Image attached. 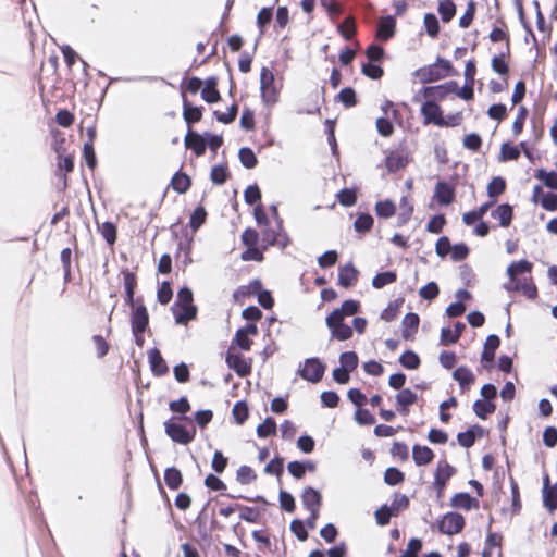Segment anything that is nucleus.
<instances>
[{
	"label": "nucleus",
	"mask_w": 557,
	"mask_h": 557,
	"mask_svg": "<svg viewBox=\"0 0 557 557\" xmlns=\"http://www.w3.org/2000/svg\"><path fill=\"white\" fill-rule=\"evenodd\" d=\"M453 377L460 384L462 388H468L475 381L473 373L467 367H458L454 371Z\"/></svg>",
	"instance_id": "nucleus-31"
},
{
	"label": "nucleus",
	"mask_w": 557,
	"mask_h": 557,
	"mask_svg": "<svg viewBox=\"0 0 557 557\" xmlns=\"http://www.w3.org/2000/svg\"><path fill=\"white\" fill-rule=\"evenodd\" d=\"M451 70L453 66L448 60L437 58L434 64L418 69L414 72V76L418 77L421 83H431L449 76Z\"/></svg>",
	"instance_id": "nucleus-2"
},
{
	"label": "nucleus",
	"mask_w": 557,
	"mask_h": 557,
	"mask_svg": "<svg viewBox=\"0 0 557 557\" xmlns=\"http://www.w3.org/2000/svg\"><path fill=\"white\" fill-rule=\"evenodd\" d=\"M420 323V318L417 313L409 312L407 313L401 322V335L405 339H411L413 335L418 332Z\"/></svg>",
	"instance_id": "nucleus-22"
},
{
	"label": "nucleus",
	"mask_w": 557,
	"mask_h": 557,
	"mask_svg": "<svg viewBox=\"0 0 557 557\" xmlns=\"http://www.w3.org/2000/svg\"><path fill=\"white\" fill-rule=\"evenodd\" d=\"M260 91L262 101L265 104H273L277 101L278 92L274 85V74L268 67L261 69Z\"/></svg>",
	"instance_id": "nucleus-4"
},
{
	"label": "nucleus",
	"mask_w": 557,
	"mask_h": 557,
	"mask_svg": "<svg viewBox=\"0 0 557 557\" xmlns=\"http://www.w3.org/2000/svg\"><path fill=\"white\" fill-rule=\"evenodd\" d=\"M396 20L392 15L380 18L377 23L376 37L383 41L388 40L395 34Z\"/></svg>",
	"instance_id": "nucleus-17"
},
{
	"label": "nucleus",
	"mask_w": 557,
	"mask_h": 557,
	"mask_svg": "<svg viewBox=\"0 0 557 557\" xmlns=\"http://www.w3.org/2000/svg\"><path fill=\"white\" fill-rule=\"evenodd\" d=\"M339 362L343 368L352 371L358 366V356L355 351H346L339 356Z\"/></svg>",
	"instance_id": "nucleus-55"
},
{
	"label": "nucleus",
	"mask_w": 557,
	"mask_h": 557,
	"mask_svg": "<svg viewBox=\"0 0 557 557\" xmlns=\"http://www.w3.org/2000/svg\"><path fill=\"white\" fill-rule=\"evenodd\" d=\"M262 242L265 246H277L280 248H285L287 246L288 237L283 231L282 221L276 223V228L267 226L262 231Z\"/></svg>",
	"instance_id": "nucleus-7"
},
{
	"label": "nucleus",
	"mask_w": 557,
	"mask_h": 557,
	"mask_svg": "<svg viewBox=\"0 0 557 557\" xmlns=\"http://www.w3.org/2000/svg\"><path fill=\"white\" fill-rule=\"evenodd\" d=\"M173 312L175 315V322L177 324H187L190 320H194L197 314V308L194 305L188 306H174Z\"/></svg>",
	"instance_id": "nucleus-25"
},
{
	"label": "nucleus",
	"mask_w": 557,
	"mask_h": 557,
	"mask_svg": "<svg viewBox=\"0 0 557 557\" xmlns=\"http://www.w3.org/2000/svg\"><path fill=\"white\" fill-rule=\"evenodd\" d=\"M492 216L499 220L500 226L508 227L512 220V207L508 203L499 205L492 211Z\"/></svg>",
	"instance_id": "nucleus-29"
},
{
	"label": "nucleus",
	"mask_w": 557,
	"mask_h": 557,
	"mask_svg": "<svg viewBox=\"0 0 557 557\" xmlns=\"http://www.w3.org/2000/svg\"><path fill=\"white\" fill-rule=\"evenodd\" d=\"M277 432L276 422L273 418L268 417L261 424L257 426V435L261 438H265L271 435H275Z\"/></svg>",
	"instance_id": "nucleus-38"
},
{
	"label": "nucleus",
	"mask_w": 557,
	"mask_h": 557,
	"mask_svg": "<svg viewBox=\"0 0 557 557\" xmlns=\"http://www.w3.org/2000/svg\"><path fill=\"white\" fill-rule=\"evenodd\" d=\"M504 287L509 293H521L528 299H534L537 296L534 281H507Z\"/></svg>",
	"instance_id": "nucleus-9"
},
{
	"label": "nucleus",
	"mask_w": 557,
	"mask_h": 557,
	"mask_svg": "<svg viewBox=\"0 0 557 557\" xmlns=\"http://www.w3.org/2000/svg\"><path fill=\"white\" fill-rule=\"evenodd\" d=\"M465 324L462 322H456L454 326V331L449 327H444L441 331V344L442 345H450L456 344L462 332L465 331Z\"/></svg>",
	"instance_id": "nucleus-24"
},
{
	"label": "nucleus",
	"mask_w": 557,
	"mask_h": 557,
	"mask_svg": "<svg viewBox=\"0 0 557 557\" xmlns=\"http://www.w3.org/2000/svg\"><path fill=\"white\" fill-rule=\"evenodd\" d=\"M355 420L360 425H372L375 423L374 416L368 409H363V408H358L356 410Z\"/></svg>",
	"instance_id": "nucleus-61"
},
{
	"label": "nucleus",
	"mask_w": 557,
	"mask_h": 557,
	"mask_svg": "<svg viewBox=\"0 0 557 557\" xmlns=\"http://www.w3.org/2000/svg\"><path fill=\"white\" fill-rule=\"evenodd\" d=\"M183 116L185 122L190 125L201 120L202 107H195L186 99L183 100Z\"/></svg>",
	"instance_id": "nucleus-30"
},
{
	"label": "nucleus",
	"mask_w": 557,
	"mask_h": 557,
	"mask_svg": "<svg viewBox=\"0 0 557 557\" xmlns=\"http://www.w3.org/2000/svg\"><path fill=\"white\" fill-rule=\"evenodd\" d=\"M399 209L400 212L398 214V225H403L409 221L413 212V207L409 205L407 197H403L399 203Z\"/></svg>",
	"instance_id": "nucleus-52"
},
{
	"label": "nucleus",
	"mask_w": 557,
	"mask_h": 557,
	"mask_svg": "<svg viewBox=\"0 0 557 557\" xmlns=\"http://www.w3.org/2000/svg\"><path fill=\"white\" fill-rule=\"evenodd\" d=\"M338 101H341L346 108H351L357 103L356 92L352 88H343L337 95Z\"/></svg>",
	"instance_id": "nucleus-53"
},
{
	"label": "nucleus",
	"mask_w": 557,
	"mask_h": 557,
	"mask_svg": "<svg viewBox=\"0 0 557 557\" xmlns=\"http://www.w3.org/2000/svg\"><path fill=\"white\" fill-rule=\"evenodd\" d=\"M399 363L406 369L416 370L419 368L421 360L414 351L407 350L399 357Z\"/></svg>",
	"instance_id": "nucleus-40"
},
{
	"label": "nucleus",
	"mask_w": 557,
	"mask_h": 557,
	"mask_svg": "<svg viewBox=\"0 0 557 557\" xmlns=\"http://www.w3.org/2000/svg\"><path fill=\"white\" fill-rule=\"evenodd\" d=\"M232 416L237 424H243L249 417V409L246 401H237L232 409Z\"/></svg>",
	"instance_id": "nucleus-41"
},
{
	"label": "nucleus",
	"mask_w": 557,
	"mask_h": 557,
	"mask_svg": "<svg viewBox=\"0 0 557 557\" xmlns=\"http://www.w3.org/2000/svg\"><path fill=\"white\" fill-rule=\"evenodd\" d=\"M236 479L240 484H250L257 479V474L249 466H240L236 473Z\"/></svg>",
	"instance_id": "nucleus-47"
},
{
	"label": "nucleus",
	"mask_w": 557,
	"mask_h": 557,
	"mask_svg": "<svg viewBox=\"0 0 557 557\" xmlns=\"http://www.w3.org/2000/svg\"><path fill=\"white\" fill-rule=\"evenodd\" d=\"M484 434L483 429L480 425H473L465 432L457 434V441L460 446L470 448L474 445L476 437H482Z\"/></svg>",
	"instance_id": "nucleus-20"
},
{
	"label": "nucleus",
	"mask_w": 557,
	"mask_h": 557,
	"mask_svg": "<svg viewBox=\"0 0 557 557\" xmlns=\"http://www.w3.org/2000/svg\"><path fill=\"white\" fill-rule=\"evenodd\" d=\"M404 298H397L391 301L387 307L382 311L381 319L391 322L397 318L400 312V308L404 304Z\"/></svg>",
	"instance_id": "nucleus-34"
},
{
	"label": "nucleus",
	"mask_w": 557,
	"mask_h": 557,
	"mask_svg": "<svg viewBox=\"0 0 557 557\" xmlns=\"http://www.w3.org/2000/svg\"><path fill=\"white\" fill-rule=\"evenodd\" d=\"M396 212V206L391 200L377 201L375 203V213L380 218L388 219Z\"/></svg>",
	"instance_id": "nucleus-42"
},
{
	"label": "nucleus",
	"mask_w": 557,
	"mask_h": 557,
	"mask_svg": "<svg viewBox=\"0 0 557 557\" xmlns=\"http://www.w3.org/2000/svg\"><path fill=\"white\" fill-rule=\"evenodd\" d=\"M520 156V151L516 146H511L507 143L502 145L500 158L503 161L517 160Z\"/></svg>",
	"instance_id": "nucleus-64"
},
{
	"label": "nucleus",
	"mask_w": 557,
	"mask_h": 557,
	"mask_svg": "<svg viewBox=\"0 0 557 557\" xmlns=\"http://www.w3.org/2000/svg\"><path fill=\"white\" fill-rule=\"evenodd\" d=\"M164 482L170 490L176 491L183 483V475L176 467H170L164 470Z\"/></svg>",
	"instance_id": "nucleus-28"
},
{
	"label": "nucleus",
	"mask_w": 557,
	"mask_h": 557,
	"mask_svg": "<svg viewBox=\"0 0 557 557\" xmlns=\"http://www.w3.org/2000/svg\"><path fill=\"white\" fill-rule=\"evenodd\" d=\"M190 178L182 172L175 173L171 181L173 189L180 194L186 193L190 187Z\"/></svg>",
	"instance_id": "nucleus-37"
},
{
	"label": "nucleus",
	"mask_w": 557,
	"mask_h": 557,
	"mask_svg": "<svg viewBox=\"0 0 557 557\" xmlns=\"http://www.w3.org/2000/svg\"><path fill=\"white\" fill-rule=\"evenodd\" d=\"M207 212L203 207H197L190 215L189 225L196 232L205 222Z\"/></svg>",
	"instance_id": "nucleus-50"
},
{
	"label": "nucleus",
	"mask_w": 557,
	"mask_h": 557,
	"mask_svg": "<svg viewBox=\"0 0 557 557\" xmlns=\"http://www.w3.org/2000/svg\"><path fill=\"white\" fill-rule=\"evenodd\" d=\"M83 153H84V158H85L87 166L90 170H94L97 165V158H96V153L94 150V144L91 141H86L84 144Z\"/></svg>",
	"instance_id": "nucleus-60"
},
{
	"label": "nucleus",
	"mask_w": 557,
	"mask_h": 557,
	"mask_svg": "<svg viewBox=\"0 0 557 557\" xmlns=\"http://www.w3.org/2000/svg\"><path fill=\"white\" fill-rule=\"evenodd\" d=\"M422 94L425 98L431 100H442L447 96L444 87L442 85L424 87L422 89Z\"/></svg>",
	"instance_id": "nucleus-54"
},
{
	"label": "nucleus",
	"mask_w": 557,
	"mask_h": 557,
	"mask_svg": "<svg viewBox=\"0 0 557 557\" xmlns=\"http://www.w3.org/2000/svg\"><path fill=\"white\" fill-rule=\"evenodd\" d=\"M395 516L393 509L387 505H383L375 511V520L379 525H386L389 523L391 518Z\"/></svg>",
	"instance_id": "nucleus-58"
},
{
	"label": "nucleus",
	"mask_w": 557,
	"mask_h": 557,
	"mask_svg": "<svg viewBox=\"0 0 557 557\" xmlns=\"http://www.w3.org/2000/svg\"><path fill=\"white\" fill-rule=\"evenodd\" d=\"M324 371L325 366L318 358H310L305 361L300 375L309 382L318 383L322 380Z\"/></svg>",
	"instance_id": "nucleus-8"
},
{
	"label": "nucleus",
	"mask_w": 557,
	"mask_h": 557,
	"mask_svg": "<svg viewBox=\"0 0 557 557\" xmlns=\"http://www.w3.org/2000/svg\"><path fill=\"white\" fill-rule=\"evenodd\" d=\"M97 228L107 242L108 245L113 246L116 242V226L112 222L97 223Z\"/></svg>",
	"instance_id": "nucleus-36"
},
{
	"label": "nucleus",
	"mask_w": 557,
	"mask_h": 557,
	"mask_svg": "<svg viewBox=\"0 0 557 557\" xmlns=\"http://www.w3.org/2000/svg\"><path fill=\"white\" fill-rule=\"evenodd\" d=\"M473 410L480 419L485 420L488 414L495 412L496 405L488 400L478 399L473 404Z\"/></svg>",
	"instance_id": "nucleus-35"
},
{
	"label": "nucleus",
	"mask_w": 557,
	"mask_h": 557,
	"mask_svg": "<svg viewBox=\"0 0 557 557\" xmlns=\"http://www.w3.org/2000/svg\"><path fill=\"white\" fill-rule=\"evenodd\" d=\"M337 32L346 40L352 38L356 34V25L354 18L351 16L345 18V21L337 26Z\"/></svg>",
	"instance_id": "nucleus-49"
},
{
	"label": "nucleus",
	"mask_w": 557,
	"mask_h": 557,
	"mask_svg": "<svg viewBox=\"0 0 557 557\" xmlns=\"http://www.w3.org/2000/svg\"><path fill=\"white\" fill-rule=\"evenodd\" d=\"M539 200L545 210H557V195L553 193L544 194L541 186H535L533 190V201L537 202Z\"/></svg>",
	"instance_id": "nucleus-18"
},
{
	"label": "nucleus",
	"mask_w": 557,
	"mask_h": 557,
	"mask_svg": "<svg viewBox=\"0 0 557 557\" xmlns=\"http://www.w3.org/2000/svg\"><path fill=\"white\" fill-rule=\"evenodd\" d=\"M225 361L240 377H245L251 373V363L239 354L227 352Z\"/></svg>",
	"instance_id": "nucleus-12"
},
{
	"label": "nucleus",
	"mask_w": 557,
	"mask_h": 557,
	"mask_svg": "<svg viewBox=\"0 0 557 557\" xmlns=\"http://www.w3.org/2000/svg\"><path fill=\"white\" fill-rule=\"evenodd\" d=\"M500 345V339L497 335L492 334L486 337L484 343L481 360L483 368L490 370L493 367L495 352Z\"/></svg>",
	"instance_id": "nucleus-10"
},
{
	"label": "nucleus",
	"mask_w": 557,
	"mask_h": 557,
	"mask_svg": "<svg viewBox=\"0 0 557 557\" xmlns=\"http://www.w3.org/2000/svg\"><path fill=\"white\" fill-rule=\"evenodd\" d=\"M455 473L456 469L447 460L444 459L437 462L433 487L435 488L438 498L443 497L446 485Z\"/></svg>",
	"instance_id": "nucleus-3"
},
{
	"label": "nucleus",
	"mask_w": 557,
	"mask_h": 557,
	"mask_svg": "<svg viewBox=\"0 0 557 557\" xmlns=\"http://www.w3.org/2000/svg\"><path fill=\"white\" fill-rule=\"evenodd\" d=\"M405 481V474L398 468L389 467L384 472V482L387 485L395 486Z\"/></svg>",
	"instance_id": "nucleus-39"
},
{
	"label": "nucleus",
	"mask_w": 557,
	"mask_h": 557,
	"mask_svg": "<svg viewBox=\"0 0 557 557\" xmlns=\"http://www.w3.org/2000/svg\"><path fill=\"white\" fill-rule=\"evenodd\" d=\"M149 363L151 371L157 376L165 375L169 372V367L163 359L159 349L153 348L149 351Z\"/></svg>",
	"instance_id": "nucleus-19"
},
{
	"label": "nucleus",
	"mask_w": 557,
	"mask_h": 557,
	"mask_svg": "<svg viewBox=\"0 0 557 557\" xmlns=\"http://www.w3.org/2000/svg\"><path fill=\"white\" fill-rule=\"evenodd\" d=\"M258 327L255 323H249L245 327L236 331L235 334V343L243 350H250L252 341L249 338V335H257Z\"/></svg>",
	"instance_id": "nucleus-15"
},
{
	"label": "nucleus",
	"mask_w": 557,
	"mask_h": 557,
	"mask_svg": "<svg viewBox=\"0 0 557 557\" xmlns=\"http://www.w3.org/2000/svg\"><path fill=\"white\" fill-rule=\"evenodd\" d=\"M131 323L132 331L136 337L147 330L149 324V314L144 305H139L135 308L131 318Z\"/></svg>",
	"instance_id": "nucleus-11"
},
{
	"label": "nucleus",
	"mask_w": 557,
	"mask_h": 557,
	"mask_svg": "<svg viewBox=\"0 0 557 557\" xmlns=\"http://www.w3.org/2000/svg\"><path fill=\"white\" fill-rule=\"evenodd\" d=\"M438 12L441 14L442 21L447 23L455 16L456 5L451 0H442L438 3Z\"/></svg>",
	"instance_id": "nucleus-45"
},
{
	"label": "nucleus",
	"mask_w": 557,
	"mask_h": 557,
	"mask_svg": "<svg viewBox=\"0 0 557 557\" xmlns=\"http://www.w3.org/2000/svg\"><path fill=\"white\" fill-rule=\"evenodd\" d=\"M228 463V459L220 450H215L213 454L211 467L216 473H222Z\"/></svg>",
	"instance_id": "nucleus-63"
},
{
	"label": "nucleus",
	"mask_w": 557,
	"mask_h": 557,
	"mask_svg": "<svg viewBox=\"0 0 557 557\" xmlns=\"http://www.w3.org/2000/svg\"><path fill=\"white\" fill-rule=\"evenodd\" d=\"M537 178H540L547 187L557 190V173L554 171L547 172L545 170L537 171Z\"/></svg>",
	"instance_id": "nucleus-57"
},
{
	"label": "nucleus",
	"mask_w": 557,
	"mask_h": 557,
	"mask_svg": "<svg viewBox=\"0 0 557 557\" xmlns=\"http://www.w3.org/2000/svg\"><path fill=\"white\" fill-rule=\"evenodd\" d=\"M435 198L443 206L450 205L455 199V190L446 182H438L435 186Z\"/></svg>",
	"instance_id": "nucleus-26"
},
{
	"label": "nucleus",
	"mask_w": 557,
	"mask_h": 557,
	"mask_svg": "<svg viewBox=\"0 0 557 557\" xmlns=\"http://www.w3.org/2000/svg\"><path fill=\"white\" fill-rule=\"evenodd\" d=\"M169 408L174 413L185 416L187 412L190 411V404L187 397L183 396L177 400L170 401Z\"/></svg>",
	"instance_id": "nucleus-51"
},
{
	"label": "nucleus",
	"mask_w": 557,
	"mask_h": 557,
	"mask_svg": "<svg viewBox=\"0 0 557 557\" xmlns=\"http://www.w3.org/2000/svg\"><path fill=\"white\" fill-rule=\"evenodd\" d=\"M186 417H173L164 422L165 434L174 442L181 445H187L191 443L195 437L197 430L195 425L190 423L187 428L181 423L182 420H186Z\"/></svg>",
	"instance_id": "nucleus-1"
},
{
	"label": "nucleus",
	"mask_w": 557,
	"mask_h": 557,
	"mask_svg": "<svg viewBox=\"0 0 557 557\" xmlns=\"http://www.w3.org/2000/svg\"><path fill=\"white\" fill-rule=\"evenodd\" d=\"M506 189V182L500 176H495L492 178V181L487 185V195L491 198H496L500 194H503Z\"/></svg>",
	"instance_id": "nucleus-44"
},
{
	"label": "nucleus",
	"mask_w": 557,
	"mask_h": 557,
	"mask_svg": "<svg viewBox=\"0 0 557 557\" xmlns=\"http://www.w3.org/2000/svg\"><path fill=\"white\" fill-rule=\"evenodd\" d=\"M373 218L369 213H361L357 216L354 223L355 231L358 233H366L373 226Z\"/></svg>",
	"instance_id": "nucleus-46"
},
{
	"label": "nucleus",
	"mask_w": 557,
	"mask_h": 557,
	"mask_svg": "<svg viewBox=\"0 0 557 557\" xmlns=\"http://www.w3.org/2000/svg\"><path fill=\"white\" fill-rule=\"evenodd\" d=\"M407 164V157L399 152H392L385 159V165L388 172H396L405 168Z\"/></svg>",
	"instance_id": "nucleus-33"
},
{
	"label": "nucleus",
	"mask_w": 557,
	"mask_h": 557,
	"mask_svg": "<svg viewBox=\"0 0 557 557\" xmlns=\"http://www.w3.org/2000/svg\"><path fill=\"white\" fill-rule=\"evenodd\" d=\"M434 456V451L428 446L416 444L412 447V459L418 467L431 463Z\"/></svg>",
	"instance_id": "nucleus-21"
},
{
	"label": "nucleus",
	"mask_w": 557,
	"mask_h": 557,
	"mask_svg": "<svg viewBox=\"0 0 557 557\" xmlns=\"http://www.w3.org/2000/svg\"><path fill=\"white\" fill-rule=\"evenodd\" d=\"M185 146L191 149L196 156H202L206 152L205 138L191 129H189L185 136Z\"/></svg>",
	"instance_id": "nucleus-23"
},
{
	"label": "nucleus",
	"mask_w": 557,
	"mask_h": 557,
	"mask_svg": "<svg viewBox=\"0 0 557 557\" xmlns=\"http://www.w3.org/2000/svg\"><path fill=\"white\" fill-rule=\"evenodd\" d=\"M532 263L528 260H520L512 262L507 268L508 278H516V276L521 274L531 273Z\"/></svg>",
	"instance_id": "nucleus-32"
},
{
	"label": "nucleus",
	"mask_w": 557,
	"mask_h": 557,
	"mask_svg": "<svg viewBox=\"0 0 557 557\" xmlns=\"http://www.w3.org/2000/svg\"><path fill=\"white\" fill-rule=\"evenodd\" d=\"M450 504L455 508H461L465 510H470L472 508L479 507V502L475 498H473L469 493L466 492L455 494L451 497Z\"/></svg>",
	"instance_id": "nucleus-27"
},
{
	"label": "nucleus",
	"mask_w": 557,
	"mask_h": 557,
	"mask_svg": "<svg viewBox=\"0 0 557 557\" xmlns=\"http://www.w3.org/2000/svg\"><path fill=\"white\" fill-rule=\"evenodd\" d=\"M240 510L239 518L247 522H257L260 518V511L253 507L242 506L238 508Z\"/></svg>",
	"instance_id": "nucleus-62"
},
{
	"label": "nucleus",
	"mask_w": 557,
	"mask_h": 557,
	"mask_svg": "<svg viewBox=\"0 0 557 557\" xmlns=\"http://www.w3.org/2000/svg\"><path fill=\"white\" fill-rule=\"evenodd\" d=\"M421 113L424 117V124L432 123L441 127L457 125V122L450 124L442 116L441 107L433 100H428L422 104Z\"/></svg>",
	"instance_id": "nucleus-5"
},
{
	"label": "nucleus",
	"mask_w": 557,
	"mask_h": 557,
	"mask_svg": "<svg viewBox=\"0 0 557 557\" xmlns=\"http://www.w3.org/2000/svg\"><path fill=\"white\" fill-rule=\"evenodd\" d=\"M211 181L216 185H222L228 177V172L224 165H214L210 173Z\"/></svg>",
	"instance_id": "nucleus-56"
},
{
	"label": "nucleus",
	"mask_w": 557,
	"mask_h": 557,
	"mask_svg": "<svg viewBox=\"0 0 557 557\" xmlns=\"http://www.w3.org/2000/svg\"><path fill=\"white\" fill-rule=\"evenodd\" d=\"M397 411L401 416H408L410 412L409 407L418 401V395L410 388L401 389L395 396Z\"/></svg>",
	"instance_id": "nucleus-13"
},
{
	"label": "nucleus",
	"mask_w": 557,
	"mask_h": 557,
	"mask_svg": "<svg viewBox=\"0 0 557 557\" xmlns=\"http://www.w3.org/2000/svg\"><path fill=\"white\" fill-rule=\"evenodd\" d=\"M423 23L428 35L435 38L440 32L437 17L433 13H426L424 15Z\"/></svg>",
	"instance_id": "nucleus-48"
},
{
	"label": "nucleus",
	"mask_w": 557,
	"mask_h": 557,
	"mask_svg": "<svg viewBox=\"0 0 557 557\" xmlns=\"http://www.w3.org/2000/svg\"><path fill=\"white\" fill-rule=\"evenodd\" d=\"M240 163L246 169H253L257 165V157L255 152L248 147H242L238 151Z\"/></svg>",
	"instance_id": "nucleus-43"
},
{
	"label": "nucleus",
	"mask_w": 557,
	"mask_h": 557,
	"mask_svg": "<svg viewBox=\"0 0 557 557\" xmlns=\"http://www.w3.org/2000/svg\"><path fill=\"white\" fill-rule=\"evenodd\" d=\"M466 521L458 512H447L438 522V531L443 534L455 535L462 531Z\"/></svg>",
	"instance_id": "nucleus-6"
},
{
	"label": "nucleus",
	"mask_w": 557,
	"mask_h": 557,
	"mask_svg": "<svg viewBox=\"0 0 557 557\" xmlns=\"http://www.w3.org/2000/svg\"><path fill=\"white\" fill-rule=\"evenodd\" d=\"M338 201L344 207H351L357 201V195L355 190L349 188L342 189L337 195Z\"/></svg>",
	"instance_id": "nucleus-59"
},
{
	"label": "nucleus",
	"mask_w": 557,
	"mask_h": 557,
	"mask_svg": "<svg viewBox=\"0 0 557 557\" xmlns=\"http://www.w3.org/2000/svg\"><path fill=\"white\" fill-rule=\"evenodd\" d=\"M543 503L550 513L557 509V482L550 485L548 474L543 479Z\"/></svg>",
	"instance_id": "nucleus-14"
},
{
	"label": "nucleus",
	"mask_w": 557,
	"mask_h": 557,
	"mask_svg": "<svg viewBox=\"0 0 557 557\" xmlns=\"http://www.w3.org/2000/svg\"><path fill=\"white\" fill-rule=\"evenodd\" d=\"M301 502L307 510L320 511L322 505V496L319 491L308 486L301 494Z\"/></svg>",
	"instance_id": "nucleus-16"
}]
</instances>
